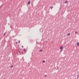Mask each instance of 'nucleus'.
Listing matches in <instances>:
<instances>
[{"label":"nucleus","mask_w":79,"mask_h":79,"mask_svg":"<svg viewBox=\"0 0 79 79\" xmlns=\"http://www.w3.org/2000/svg\"><path fill=\"white\" fill-rule=\"evenodd\" d=\"M19 43H20V41H19Z\"/></svg>","instance_id":"nucleus-11"},{"label":"nucleus","mask_w":79,"mask_h":79,"mask_svg":"<svg viewBox=\"0 0 79 79\" xmlns=\"http://www.w3.org/2000/svg\"><path fill=\"white\" fill-rule=\"evenodd\" d=\"M16 43V44H18L17 43Z\"/></svg>","instance_id":"nucleus-16"},{"label":"nucleus","mask_w":79,"mask_h":79,"mask_svg":"<svg viewBox=\"0 0 79 79\" xmlns=\"http://www.w3.org/2000/svg\"><path fill=\"white\" fill-rule=\"evenodd\" d=\"M53 8V6H52V7H51V9H52Z\"/></svg>","instance_id":"nucleus-9"},{"label":"nucleus","mask_w":79,"mask_h":79,"mask_svg":"<svg viewBox=\"0 0 79 79\" xmlns=\"http://www.w3.org/2000/svg\"><path fill=\"white\" fill-rule=\"evenodd\" d=\"M42 51V50H41L40 51Z\"/></svg>","instance_id":"nucleus-13"},{"label":"nucleus","mask_w":79,"mask_h":79,"mask_svg":"<svg viewBox=\"0 0 79 79\" xmlns=\"http://www.w3.org/2000/svg\"><path fill=\"white\" fill-rule=\"evenodd\" d=\"M63 47H62V46H61L60 47V49L62 50V51H63Z\"/></svg>","instance_id":"nucleus-1"},{"label":"nucleus","mask_w":79,"mask_h":79,"mask_svg":"<svg viewBox=\"0 0 79 79\" xmlns=\"http://www.w3.org/2000/svg\"><path fill=\"white\" fill-rule=\"evenodd\" d=\"M22 47H23V46H22Z\"/></svg>","instance_id":"nucleus-12"},{"label":"nucleus","mask_w":79,"mask_h":79,"mask_svg":"<svg viewBox=\"0 0 79 79\" xmlns=\"http://www.w3.org/2000/svg\"><path fill=\"white\" fill-rule=\"evenodd\" d=\"M78 77L77 78H78Z\"/></svg>","instance_id":"nucleus-17"},{"label":"nucleus","mask_w":79,"mask_h":79,"mask_svg":"<svg viewBox=\"0 0 79 79\" xmlns=\"http://www.w3.org/2000/svg\"><path fill=\"white\" fill-rule=\"evenodd\" d=\"M13 67V65H12V66H11V68H12Z\"/></svg>","instance_id":"nucleus-8"},{"label":"nucleus","mask_w":79,"mask_h":79,"mask_svg":"<svg viewBox=\"0 0 79 79\" xmlns=\"http://www.w3.org/2000/svg\"><path fill=\"white\" fill-rule=\"evenodd\" d=\"M43 63H45L46 62L45 60H43Z\"/></svg>","instance_id":"nucleus-3"},{"label":"nucleus","mask_w":79,"mask_h":79,"mask_svg":"<svg viewBox=\"0 0 79 79\" xmlns=\"http://www.w3.org/2000/svg\"><path fill=\"white\" fill-rule=\"evenodd\" d=\"M65 3H68V1H65Z\"/></svg>","instance_id":"nucleus-4"},{"label":"nucleus","mask_w":79,"mask_h":79,"mask_svg":"<svg viewBox=\"0 0 79 79\" xmlns=\"http://www.w3.org/2000/svg\"><path fill=\"white\" fill-rule=\"evenodd\" d=\"M5 33H4V35H5Z\"/></svg>","instance_id":"nucleus-14"},{"label":"nucleus","mask_w":79,"mask_h":79,"mask_svg":"<svg viewBox=\"0 0 79 79\" xmlns=\"http://www.w3.org/2000/svg\"><path fill=\"white\" fill-rule=\"evenodd\" d=\"M70 34V33H69V34H67V35H69Z\"/></svg>","instance_id":"nucleus-5"},{"label":"nucleus","mask_w":79,"mask_h":79,"mask_svg":"<svg viewBox=\"0 0 79 79\" xmlns=\"http://www.w3.org/2000/svg\"><path fill=\"white\" fill-rule=\"evenodd\" d=\"M22 54H23V52H22Z\"/></svg>","instance_id":"nucleus-15"},{"label":"nucleus","mask_w":79,"mask_h":79,"mask_svg":"<svg viewBox=\"0 0 79 79\" xmlns=\"http://www.w3.org/2000/svg\"><path fill=\"white\" fill-rule=\"evenodd\" d=\"M24 51H26V49H24Z\"/></svg>","instance_id":"nucleus-10"},{"label":"nucleus","mask_w":79,"mask_h":79,"mask_svg":"<svg viewBox=\"0 0 79 79\" xmlns=\"http://www.w3.org/2000/svg\"><path fill=\"white\" fill-rule=\"evenodd\" d=\"M75 33H76V34H77V31H75Z\"/></svg>","instance_id":"nucleus-7"},{"label":"nucleus","mask_w":79,"mask_h":79,"mask_svg":"<svg viewBox=\"0 0 79 79\" xmlns=\"http://www.w3.org/2000/svg\"><path fill=\"white\" fill-rule=\"evenodd\" d=\"M77 45H78V46H79V43H77Z\"/></svg>","instance_id":"nucleus-6"},{"label":"nucleus","mask_w":79,"mask_h":79,"mask_svg":"<svg viewBox=\"0 0 79 79\" xmlns=\"http://www.w3.org/2000/svg\"><path fill=\"white\" fill-rule=\"evenodd\" d=\"M30 2H31V1H29V2H28V5H30Z\"/></svg>","instance_id":"nucleus-2"}]
</instances>
